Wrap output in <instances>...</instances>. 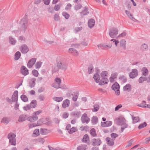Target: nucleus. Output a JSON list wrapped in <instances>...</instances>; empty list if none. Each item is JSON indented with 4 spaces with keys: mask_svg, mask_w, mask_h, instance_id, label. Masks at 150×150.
Returning a JSON list of instances; mask_svg holds the SVG:
<instances>
[{
    "mask_svg": "<svg viewBox=\"0 0 150 150\" xmlns=\"http://www.w3.org/2000/svg\"><path fill=\"white\" fill-rule=\"evenodd\" d=\"M67 64L58 61L57 62V65L54 67L53 71L54 72L65 71L67 69Z\"/></svg>",
    "mask_w": 150,
    "mask_h": 150,
    "instance_id": "nucleus-1",
    "label": "nucleus"
},
{
    "mask_svg": "<svg viewBox=\"0 0 150 150\" xmlns=\"http://www.w3.org/2000/svg\"><path fill=\"white\" fill-rule=\"evenodd\" d=\"M108 76V72L106 71H102L100 74V84L102 85L107 84L108 82V79L107 77Z\"/></svg>",
    "mask_w": 150,
    "mask_h": 150,
    "instance_id": "nucleus-2",
    "label": "nucleus"
},
{
    "mask_svg": "<svg viewBox=\"0 0 150 150\" xmlns=\"http://www.w3.org/2000/svg\"><path fill=\"white\" fill-rule=\"evenodd\" d=\"M126 121L124 117H122L116 119L115 120V122L117 124L121 126L122 132H123V130L127 127Z\"/></svg>",
    "mask_w": 150,
    "mask_h": 150,
    "instance_id": "nucleus-3",
    "label": "nucleus"
},
{
    "mask_svg": "<svg viewBox=\"0 0 150 150\" xmlns=\"http://www.w3.org/2000/svg\"><path fill=\"white\" fill-rule=\"evenodd\" d=\"M42 112V111L40 110L35 112L32 114L31 116L29 117L27 120L28 121L30 122H34L37 121L38 119V115H39Z\"/></svg>",
    "mask_w": 150,
    "mask_h": 150,
    "instance_id": "nucleus-4",
    "label": "nucleus"
},
{
    "mask_svg": "<svg viewBox=\"0 0 150 150\" xmlns=\"http://www.w3.org/2000/svg\"><path fill=\"white\" fill-rule=\"evenodd\" d=\"M71 46L72 48L69 49V52L72 53L75 56H77L79 54V53L74 48H77L78 45H72Z\"/></svg>",
    "mask_w": 150,
    "mask_h": 150,
    "instance_id": "nucleus-5",
    "label": "nucleus"
},
{
    "mask_svg": "<svg viewBox=\"0 0 150 150\" xmlns=\"http://www.w3.org/2000/svg\"><path fill=\"white\" fill-rule=\"evenodd\" d=\"M66 129L68 131L69 134H71L77 131L78 129L76 127H71V125L70 124L67 125L66 127Z\"/></svg>",
    "mask_w": 150,
    "mask_h": 150,
    "instance_id": "nucleus-6",
    "label": "nucleus"
},
{
    "mask_svg": "<svg viewBox=\"0 0 150 150\" xmlns=\"http://www.w3.org/2000/svg\"><path fill=\"white\" fill-rule=\"evenodd\" d=\"M118 34V30L115 28H112L110 30L109 35L112 38H115Z\"/></svg>",
    "mask_w": 150,
    "mask_h": 150,
    "instance_id": "nucleus-7",
    "label": "nucleus"
},
{
    "mask_svg": "<svg viewBox=\"0 0 150 150\" xmlns=\"http://www.w3.org/2000/svg\"><path fill=\"white\" fill-rule=\"evenodd\" d=\"M112 89L115 91L116 94L119 95L120 94L119 88L120 86L119 84L117 83H115L113 84L112 87Z\"/></svg>",
    "mask_w": 150,
    "mask_h": 150,
    "instance_id": "nucleus-8",
    "label": "nucleus"
},
{
    "mask_svg": "<svg viewBox=\"0 0 150 150\" xmlns=\"http://www.w3.org/2000/svg\"><path fill=\"white\" fill-rule=\"evenodd\" d=\"M81 121L83 123H88L90 121V119L86 114H83L81 117Z\"/></svg>",
    "mask_w": 150,
    "mask_h": 150,
    "instance_id": "nucleus-9",
    "label": "nucleus"
},
{
    "mask_svg": "<svg viewBox=\"0 0 150 150\" xmlns=\"http://www.w3.org/2000/svg\"><path fill=\"white\" fill-rule=\"evenodd\" d=\"M127 42L125 40L122 39L119 41L118 47L122 48L123 49H125Z\"/></svg>",
    "mask_w": 150,
    "mask_h": 150,
    "instance_id": "nucleus-10",
    "label": "nucleus"
},
{
    "mask_svg": "<svg viewBox=\"0 0 150 150\" xmlns=\"http://www.w3.org/2000/svg\"><path fill=\"white\" fill-rule=\"evenodd\" d=\"M100 77L99 74L97 73H95L93 75V79L95 82L98 83L99 85H101L100 84Z\"/></svg>",
    "mask_w": 150,
    "mask_h": 150,
    "instance_id": "nucleus-11",
    "label": "nucleus"
},
{
    "mask_svg": "<svg viewBox=\"0 0 150 150\" xmlns=\"http://www.w3.org/2000/svg\"><path fill=\"white\" fill-rule=\"evenodd\" d=\"M112 122L110 121H107L105 122H101V125L103 127H107L110 126L112 125Z\"/></svg>",
    "mask_w": 150,
    "mask_h": 150,
    "instance_id": "nucleus-12",
    "label": "nucleus"
},
{
    "mask_svg": "<svg viewBox=\"0 0 150 150\" xmlns=\"http://www.w3.org/2000/svg\"><path fill=\"white\" fill-rule=\"evenodd\" d=\"M138 75V71L136 69H133L129 74V77L132 78L136 77Z\"/></svg>",
    "mask_w": 150,
    "mask_h": 150,
    "instance_id": "nucleus-13",
    "label": "nucleus"
},
{
    "mask_svg": "<svg viewBox=\"0 0 150 150\" xmlns=\"http://www.w3.org/2000/svg\"><path fill=\"white\" fill-rule=\"evenodd\" d=\"M36 61V59L35 58L31 59L28 62L27 64L28 67L29 68H31L35 64Z\"/></svg>",
    "mask_w": 150,
    "mask_h": 150,
    "instance_id": "nucleus-14",
    "label": "nucleus"
},
{
    "mask_svg": "<svg viewBox=\"0 0 150 150\" xmlns=\"http://www.w3.org/2000/svg\"><path fill=\"white\" fill-rule=\"evenodd\" d=\"M21 74L24 75L26 76L28 75V69L24 66H22L21 69Z\"/></svg>",
    "mask_w": 150,
    "mask_h": 150,
    "instance_id": "nucleus-15",
    "label": "nucleus"
},
{
    "mask_svg": "<svg viewBox=\"0 0 150 150\" xmlns=\"http://www.w3.org/2000/svg\"><path fill=\"white\" fill-rule=\"evenodd\" d=\"M101 143V141L99 139H93L92 141V145L93 146H99Z\"/></svg>",
    "mask_w": 150,
    "mask_h": 150,
    "instance_id": "nucleus-16",
    "label": "nucleus"
},
{
    "mask_svg": "<svg viewBox=\"0 0 150 150\" xmlns=\"http://www.w3.org/2000/svg\"><path fill=\"white\" fill-rule=\"evenodd\" d=\"M21 50L22 53H26L28 51L29 49L26 45H23L21 47Z\"/></svg>",
    "mask_w": 150,
    "mask_h": 150,
    "instance_id": "nucleus-17",
    "label": "nucleus"
},
{
    "mask_svg": "<svg viewBox=\"0 0 150 150\" xmlns=\"http://www.w3.org/2000/svg\"><path fill=\"white\" fill-rule=\"evenodd\" d=\"M69 100L68 99L65 100L63 102V103L62 104V107L64 108H65L69 107Z\"/></svg>",
    "mask_w": 150,
    "mask_h": 150,
    "instance_id": "nucleus-18",
    "label": "nucleus"
},
{
    "mask_svg": "<svg viewBox=\"0 0 150 150\" xmlns=\"http://www.w3.org/2000/svg\"><path fill=\"white\" fill-rule=\"evenodd\" d=\"M117 75L115 73H113L111 74L110 78V81L111 82H113L116 79Z\"/></svg>",
    "mask_w": 150,
    "mask_h": 150,
    "instance_id": "nucleus-19",
    "label": "nucleus"
},
{
    "mask_svg": "<svg viewBox=\"0 0 150 150\" xmlns=\"http://www.w3.org/2000/svg\"><path fill=\"white\" fill-rule=\"evenodd\" d=\"M88 147L87 145L85 144H82L77 147V150H86Z\"/></svg>",
    "mask_w": 150,
    "mask_h": 150,
    "instance_id": "nucleus-20",
    "label": "nucleus"
},
{
    "mask_svg": "<svg viewBox=\"0 0 150 150\" xmlns=\"http://www.w3.org/2000/svg\"><path fill=\"white\" fill-rule=\"evenodd\" d=\"M106 140L107 141V144L110 146H113L114 144V142L113 140L109 137H107Z\"/></svg>",
    "mask_w": 150,
    "mask_h": 150,
    "instance_id": "nucleus-21",
    "label": "nucleus"
},
{
    "mask_svg": "<svg viewBox=\"0 0 150 150\" xmlns=\"http://www.w3.org/2000/svg\"><path fill=\"white\" fill-rule=\"evenodd\" d=\"M123 90L124 91L129 92L131 89V86L129 84H127L123 87Z\"/></svg>",
    "mask_w": 150,
    "mask_h": 150,
    "instance_id": "nucleus-22",
    "label": "nucleus"
},
{
    "mask_svg": "<svg viewBox=\"0 0 150 150\" xmlns=\"http://www.w3.org/2000/svg\"><path fill=\"white\" fill-rule=\"evenodd\" d=\"M95 23V22L94 20L92 19H90L88 21V25L90 28H91L94 26Z\"/></svg>",
    "mask_w": 150,
    "mask_h": 150,
    "instance_id": "nucleus-23",
    "label": "nucleus"
},
{
    "mask_svg": "<svg viewBox=\"0 0 150 150\" xmlns=\"http://www.w3.org/2000/svg\"><path fill=\"white\" fill-rule=\"evenodd\" d=\"M89 140V137L87 134L85 135L82 139V141L84 142L87 143Z\"/></svg>",
    "mask_w": 150,
    "mask_h": 150,
    "instance_id": "nucleus-24",
    "label": "nucleus"
},
{
    "mask_svg": "<svg viewBox=\"0 0 150 150\" xmlns=\"http://www.w3.org/2000/svg\"><path fill=\"white\" fill-rule=\"evenodd\" d=\"M110 41L112 42V43L115 45L116 47H118V45L119 41L118 40L113 39L110 40Z\"/></svg>",
    "mask_w": 150,
    "mask_h": 150,
    "instance_id": "nucleus-25",
    "label": "nucleus"
},
{
    "mask_svg": "<svg viewBox=\"0 0 150 150\" xmlns=\"http://www.w3.org/2000/svg\"><path fill=\"white\" fill-rule=\"evenodd\" d=\"M17 91H15L14 94L13 95L12 97V100L14 101H16L17 100L18 96H17Z\"/></svg>",
    "mask_w": 150,
    "mask_h": 150,
    "instance_id": "nucleus-26",
    "label": "nucleus"
},
{
    "mask_svg": "<svg viewBox=\"0 0 150 150\" xmlns=\"http://www.w3.org/2000/svg\"><path fill=\"white\" fill-rule=\"evenodd\" d=\"M26 119V117L25 115H21L20 116L18 119L19 122H21L25 121Z\"/></svg>",
    "mask_w": 150,
    "mask_h": 150,
    "instance_id": "nucleus-27",
    "label": "nucleus"
},
{
    "mask_svg": "<svg viewBox=\"0 0 150 150\" xmlns=\"http://www.w3.org/2000/svg\"><path fill=\"white\" fill-rule=\"evenodd\" d=\"M125 12L126 14L130 19L134 21L136 20L133 17L132 15L131 14L129 11L126 10L125 11Z\"/></svg>",
    "mask_w": 150,
    "mask_h": 150,
    "instance_id": "nucleus-28",
    "label": "nucleus"
},
{
    "mask_svg": "<svg viewBox=\"0 0 150 150\" xmlns=\"http://www.w3.org/2000/svg\"><path fill=\"white\" fill-rule=\"evenodd\" d=\"M142 73L143 75L145 76L148 75L149 72L147 69L146 67H143L142 69Z\"/></svg>",
    "mask_w": 150,
    "mask_h": 150,
    "instance_id": "nucleus-29",
    "label": "nucleus"
},
{
    "mask_svg": "<svg viewBox=\"0 0 150 150\" xmlns=\"http://www.w3.org/2000/svg\"><path fill=\"white\" fill-rule=\"evenodd\" d=\"M9 42L12 45H14L16 42V40L12 37H9Z\"/></svg>",
    "mask_w": 150,
    "mask_h": 150,
    "instance_id": "nucleus-30",
    "label": "nucleus"
},
{
    "mask_svg": "<svg viewBox=\"0 0 150 150\" xmlns=\"http://www.w3.org/2000/svg\"><path fill=\"white\" fill-rule=\"evenodd\" d=\"M91 121L92 123L93 124H96L98 122V117L95 116H93L92 117Z\"/></svg>",
    "mask_w": 150,
    "mask_h": 150,
    "instance_id": "nucleus-31",
    "label": "nucleus"
},
{
    "mask_svg": "<svg viewBox=\"0 0 150 150\" xmlns=\"http://www.w3.org/2000/svg\"><path fill=\"white\" fill-rule=\"evenodd\" d=\"M39 135V132L38 129H36L33 134V137H36Z\"/></svg>",
    "mask_w": 150,
    "mask_h": 150,
    "instance_id": "nucleus-32",
    "label": "nucleus"
},
{
    "mask_svg": "<svg viewBox=\"0 0 150 150\" xmlns=\"http://www.w3.org/2000/svg\"><path fill=\"white\" fill-rule=\"evenodd\" d=\"M37 103L35 100H34L30 103V106L31 108H35L36 106Z\"/></svg>",
    "mask_w": 150,
    "mask_h": 150,
    "instance_id": "nucleus-33",
    "label": "nucleus"
},
{
    "mask_svg": "<svg viewBox=\"0 0 150 150\" xmlns=\"http://www.w3.org/2000/svg\"><path fill=\"white\" fill-rule=\"evenodd\" d=\"M35 79L33 78L32 79L30 82L29 84L31 87L33 86L35 84Z\"/></svg>",
    "mask_w": 150,
    "mask_h": 150,
    "instance_id": "nucleus-34",
    "label": "nucleus"
},
{
    "mask_svg": "<svg viewBox=\"0 0 150 150\" xmlns=\"http://www.w3.org/2000/svg\"><path fill=\"white\" fill-rule=\"evenodd\" d=\"M52 86L56 88H60V84L59 83H57L54 82L52 84Z\"/></svg>",
    "mask_w": 150,
    "mask_h": 150,
    "instance_id": "nucleus-35",
    "label": "nucleus"
},
{
    "mask_svg": "<svg viewBox=\"0 0 150 150\" xmlns=\"http://www.w3.org/2000/svg\"><path fill=\"white\" fill-rule=\"evenodd\" d=\"M133 123H136L140 121V119L138 117H132Z\"/></svg>",
    "mask_w": 150,
    "mask_h": 150,
    "instance_id": "nucleus-36",
    "label": "nucleus"
},
{
    "mask_svg": "<svg viewBox=\"0 0 150 150\" xmlns=\"http://www.w3.org/2000/svg\"><path fill=\"white\" fill-rule=\"evenodd\" d=\"M16 136V135L14 134L13 133H11L8 135V137L9 139H15V137Z\"/></svg>",
    "mask_w": 150,
    "mask_h": 150,
    "instance_id": "nucleus-37",
    "label": "nucleus"
},
{
    "mask_svg": "<svg viewBox=\"0 0 150 150\" xmlns=\"http://www.w3.org/2000/svg\"><path fill=\"white\" fill-rule=\"evenodd\" d=\"M53 99L57 102L61 101L63 99V98L62 97H54Z\"/></svg>",
    "mask_w": 150,
    "mask_h": 150,
    "instance_id": "nucleus-38",
    "label": "nucleus"
},
{
    "mask_svg": "<svg viewBox=\"0 0 150 150\" xmlns=\"http://www.w3.org/2000/svg\"><path fill=\"white\" fill-rule=\"evenodd\" d=\"M21 100L24 102H27L28 100V97L24 95H22L21 96Z\"/></svg>",
    "mask_w": 150,
    "mask_h": 150,
    "instance_id": "nucleus-39",
    "label": "nucleus"
},
{
    "mask_svg": "<svg viewBox=\"0 0 150 150\" xmlns=\"http://www.w3.org/2000/svg\"><path fill=\"white\" fill-rule=\"evenodd\" d=\"M21 55V53L19 52H17L15 54V59L16 60H18Z\"/></svg>",
    "mask_w": 150,
    "mask_h": 150,
    "instance_id": "nucleus-40",
    "label": "nucleus"
},
{
    "mask_svg": "<svg viewBox=\"0 0 150 150\" xmlns=\"http://www.w3.org/2000/svg\"><path fill=\"white\" fill-rule=\"evenodd\" d=\"M148 48V46L147 45L144 44L142 45L141 48L142 50H145Z\"/></svg>",
    "mask_w": 150,
    "mask_h": 150,
    "instance_id": "nucleus-41",
    "label": "nucleus"
},
{
    "mask_svg": "<svg viewBox=\"0 0 150 150\" xmlns=\"http://www.w3.org/2000/svg\"><path fill=\"white\" fill-rule=\"evenodd\" d=\"M9 143L13 145H15L16 144V139H9Z\"/></svg>",
    "mask_w": 150,
    "mask_h": 150,
    "instance_id": "nucleus-42",
    "label": "nucleus"
},
{
    "mask_svg": "<svg viewBox=\"0 0 150 150\" xmlns=\"http://www.w3.org/2000/svg\"><path fill=\"white\" fill-rule=\"evenodd\" d=\"M41 64L42 62H37L35 65V68L37 69H39L40 67Z\"/></svg>",
    "mask_w": 150,
    "mask_h": 150,
    "instance_id": "nucleus-43",
    "label": "nucleus"
},
{
    "mask_svg": "<svg viewBox=\"0 0 150 150\" xmlns=\"http://www.w3.org/2000/svg\"><path fill=\"white\" fill-rule=\"evenodd\" d=\"M88 13V12H87V8H85L84 10L81 12V14L82 16L87 15Z\"/></svg>",
    "mask_w": 150,
    "mask_h": 150,
    "instance_id": "nucleus-44",
    "label": "nucleus"
},
{
    "mask_svg": "<svg viewBox=\"0 0 150 150\" xmlns=\"http://www.w3.org/2000/svg\"><path fill=\"white\" fill-rule=\"evenodd\" d=\"M38 126V125H37L36 123H33L30 124L28 125V127L29 128H31L34 127H36Z\"/></svg>",
    "mask_w": 150,
    "mask_h": 150,
    "instance_id": "nucleus-45",
    "label": "nucleus"
},
{
    "mask_svg": "<svg viewBox=\"0 0 150 150\" xmlns=\"http://www.w3.org/2000/svg\"><path fill=\"white\" fill-rule=\"evenodd\" d=\"M33 75L35 77H37L38 76L39 73L38 71L34 69L32 71Z\"/></svg>",
    "mask_w": 150,
    "mask_h": 150,
    "instance_id": "nucleus-46",
    "label": "nucleus"
},
{
    "mask_svg": "<svg viewBox=\"0 0 150 150\" xmlns=\"http://www.w3.org/2000/svg\"><path fill=\"white\" fill-rule=\"evenodd\" d=\"M147 78L146 79H145V78L143 77H140L139 79V83H142L144 81L146 80Z\"/></svg>",
    "mask_w": 150,
    "mask_h": 150,
    "instance_id": "nucleus-47",
    "label": "nucleus"
},
{
    "mask_svg": "<svg viewBox=\"0 0 150 150\" xmlns=\"http://www.w3.org/2000/svg\"><path fill=\"white\" fill-rule=\"evenodd\" d=\"M90 133L93 136H95L96 135L95 130L94 129H92L90 130Z\"/></svg>",
    "mask_w": 150,
    "mask_h": 150,
    "instance_id": "nucleus-48",
    "label": "nucleus"
},
{
    "mask_svg": "<svg viewBox=\"0 0 150 150\" xmlns=\"http://www.w3.org/2000/svg\"><path fill=\"white\" fill-rule=\"evenodd\" d=\"M31 108L30 106L29 105H27L23 107V109L24 110L27 111L30 109Z\"/></svg>",
    "mask_w": 150,
    "mask_h": 150,
    "instance_id": "nucleus-49",
    "label": "nucleus"
},
{
    "mask_svg": "<svg viewBox=\"0 0 150 150\" xmlns=\"http://www.w3.org/2000/svg\"><path fill=\"white\" fill-rule=\"evenodd\" d=\"M94 108L93 109V112H96L97 111L99 108V105H95L94 106Z\"/></svg>",
    "mask_w": 150,
    "mask_h": 150,
    "instance_id": "nucleus-50",
    "label": "nucleus"
},
{
    "mask_svg": "<svg viewBox=\"0 0 150 150\" xmlns=\"http://www.w3.org/2000/svg\"><path fill=\"white\" fill-rule=\"evenodd\" d=\"M146 123L145 122H144L143 123L140 124L139 125L138 128L139 129H141L145 127L146 126Z\"/></svg>",
    "mask_w": 150,
    "mask_h": 150,
    "instance_id": "nucleus-51",
    "label": "nucleus"
},
{
    "mask_svg": "<svg viewBox=\"0 0 150 150\" xmlns=\"http://www.w3.org/2000/svg\"><path fill=\"white\" fill-rule=\"evenodd\" d=\"M47 132V130L45 129H41L40 131L41 134H46Z\"/></svg>",
    "mask_w": 150,
    "mask_h": 150,
    "instance_id": "nucleus-52",
    "label": "nucleus"
},
{
    "mask_svg": "<svg viewBox=\"0 0 150 150\" xmlns=\"http://www.w3.org/2000/svg\"><path fill=\"white\" fill-rule=\"evenodd\" d=\"M78 94L77 93H76L73 96L72 98L73 100L74 101H76L77 100L78 97Z\"/></svg>",
    "mask_w": 150,
    "mask_h": 150,
    "instance_id": "nucleus-53",
    "label": "nucleus"
},
{
    "mask_svg": "<svg viewBox=\"0 0 150 150\" xmlns=\"http://www.w3.org/2000/svg\"><path fill=\"white\" fill-rule=\"evenodd\" d=\"M93 67L92 66H89L88 68V72L89 74H91L93 72Z\"/></svg>",
    "mask_w": 150,
    "mask_h": 150,
    "instance_id": "nucleus-54",
    "label": "nucleus"
},
{
    "mask_svg": "<svg viewBox=\"0 0 150 150\" xmlns=\"http://www.w3.org/2000/svg\"><path fill=\"white\" fill-rule=\"evenodd\" d=\"M43 123V119H40L37 121V122L36 124L38 125V126H39L42 125Z\"/></svg>",
    "mask_w": 150,
    "mask_h": 150,
    "instance_id": "nucleus-55",
    "label": "nucleus"
},
{
    "mask_svg": "<svg viewBox=\"0 0 150 150\" xmlns=\"http://www.w3.org/2000/svg\"><path fill=\"white\" fill-rule=\"evenodd\" d=\"M126 35V33H121V34L119 35L118 36V38H122L125 36Z\"/></svg>",
    "mask_w": 150,
    "mask_h": 150,
    "instance_id": "nucleus-56",
    "label": "nucleus"
},
{
    "mask_svg": "<svg viewBox=\"0 0 150 150\" xmlns=\"http://www.w3.org/2000/svg\"><path fill=\"white\" fill-rule=\"evenodd\" d=\"M63 15L66 19H68L69 17V15L66 12H63Z\"/></svg>",
    "mask_w": 150,
    "mask_h": 150,
    "instance_id": "nucleus-57",
    "label": "nucleus"
},
{
    "mask_svg": "<svg viewBox=\"0 0 150 150\" xmlns=\"http://www.w3.org/2000/svg\"><path fill=\"white\" fill-rule=\"evenodd\" d=\"M55 82H56L57 83H61V79L58 78H56L55 80Z\"/></svg>",
    "mask_w": 150,
    "mask_h": 150,
    "instance_id": "nucleus-58",
    "label": "nucleus"
},
{
    "mask_svg": "<svg viewBox=\"0 0 150 150\" xmlns=\"http://www.w3.org/2000/svg\"><path fill=\"white\" fill-rule=\"evenodd\" d=\"M68 116H69L67 112H64V113L62 115L63 117L64 118H65V119L68 117Z\"/></svg>",
    "mask_w": 150,
    "mask_h": 150,
    "instance_id": "nucleus-59",
    "label": "nucleus"
},
{
    "mask_svg": "<svg viewBox=\"0 0 150 150\" xmlns=\"http://www.w3.org/2000/svg\"><path fill=\"white\" fill-rule=\"evenodd\" d=\"M1 122L7 124L8 122V120L6 118H3Z\"/></svg>",
    "mask_w": 150,
    "mask_h": 150,
    "instance_id": "nucleus-60",
    "label": "nucleus"
},
{
    "mask_svg": "<svg viewBox=\"0 0 150 150\" xmlns=\"http://www.w3.org/2000/svg\"><path fill=\"white\" fill-rule=\"evenodd\" d=\"M122 107V105L121 104H119L116 106L115 108V110L117 111L119 109L121 108Z\"/></svg>",
    "mask_w": 150,
    "mask_h": 150,
    "instance_id": "nucleus-61",
    "label": "nucleus"
},
{
    "mask_svg": "<svg viewBox=\"0 0 150 150\" xmlns=\"http://www.w3.org/2000/svg\"><path fill=\"white\" fill-rule=\"evenodd\" d=\"M60 7L59 5H56L54 7V9L56 11H58L60 8Z\"/></svg>",
    "mask_w": 150,
    "mask_h": 150,
    "instance_id": "nucleus-62",
    "label": "nucleus"
},
{
    "mask_svg": "<svg viewBox=\"0 0 150 150\" xmlns=\"http://www.w3.org/2000/svg\"><path fill=\"white\" fill-rule=\"evenodd\" d=\"M111 136L112 138H115L118 136V135L116 133H112L111 134Z\"/></svg>",
    "mask_w": 150,
    "mask_h": 150,
    "instance_id": "nucleus-63",
    "label": "nucleus"
},
{
    "mask_svg": "<svg viewBox=\"0 0 150 150\" xmlns=\"http://www.w3.org/2000/svg\"><path fill=\"white\" fill-rule=\"evenodd\" d=\"M71 7V5L69 4H68L66 7V9L67 10L70 9Z\"/></svg>",
    "mask_w": 150,
    "mask_h": 150,
    "instance_id": "nucleus-64",
    "label": "nucleus"
}]
</instances>
